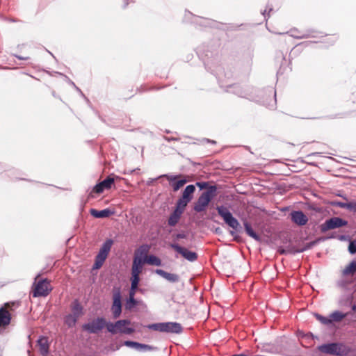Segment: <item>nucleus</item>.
<instances>
[{
	"label": "nucleus",
	"instance_id": "obj_10",
	"mask_svg": "<svg viewBox=\"0 0 356 356\" xmlns=\"http://www.w3.org/2000/svg\"><path fill=\"white\" fill-rule=\"evenodd\" d=\"M170 247L189 261L193 262L197 259V254L196 252L188 250L187 248L181 247L178 244H170Z\"/></svg>",
	"mask_w": 356,
	"mask_h": 356
},
{
	"label": "nucleus",
	"instance_id": "obj_43",
	"mask_svg": "<svg viewBox=\"0 0 356 356\" xmlns=\"http://www.w3.org/2000/svg\"><path fill=\"white\" fill-rule=\"evenodd\" d=\"M175 237L177 239L185 238L186 237V235L184 233H179L177 234Z\"/></svg>",
	"mask_w": 356,
	"mask_h": 356
},
{
	"label": "nucleus",
	"instance_id": "obj_42",
	"mask_svg": "<svg viewBox=\"0 0 356 356\" xmlns=\"http://www.w3.org/2000/svg\"><path fill=\"white\" fill-rule=\"evenodd\" d=\"M196 184L202 189L205 188L207 186V184L206 182H197Z\"/></svg>",
	"mask_w": 356,
	"mask_h": 356
},
{
	"label": "nucleus",
	"instance_id": "obj_4",
	"mask_svg": "<svg viewBox=\"0 0 356 356\" xmlns=\"http://www.w3.org/2000/svg\"><path fill=\"white\" fill-rule=\"evenodd\" d=\"M216 191V187L215 186H212L209 187L207 191L202 193L195 204L194 210L196 212L205 211L211 199L215 195Z\"/></svg>",
	"mask_w": 356,
	"mask_h": 356
},
{
	"label": "nucleus",
	"instance_id": "obj_45",
	"mask_svg": "<svg viewBox=\"0 0 356 356\" xmlns=\"http://www.w3.org/2000/svg\"><path fill=\"white\" fill-rule=\"evenodd\" d=\"M17 58L20 59V60H27L29 58V56H15Z\"/></svg>",
	"mask_w": 356,
	"mask_h": 356
},
{
	"label": "nucleus",
	"instance_id": "obj_23",
	"mask_svg": "<svg viewBox=\"0 0 356 356\" xmlns=\"http://www.w3.org/2000/svg\"><path fill=\"white\" fill-rule=\"evenodd\" d=\"M112 245L113 241L111 239L106 240L102 245V248H100L98 254L104 256L107 258V256L111 250Z\"/></svg>",
	"mask_w": 356,
	"mask_h": 356
},
{
	"label": "nucleus",
	"instance_id": "obj_18",
	"mask_svg": "<svg viewBox=\"0 0 356 356\" xmlns=\"http://www.w3.org/2000/svg\"><path fill=\"white\" fill-rule=\"evenodd\" d=\"M90 213L91 216L97 218H108L113 214V211H112L109 209H105L101 211L92 209H90Z\"/></svg>",
	"mask_w": 356,
	"mask_h": 356
},
{
	"label": "nucleus",
	"instance_id": "obj_32",
	"mask_svg": "<svg viewBox=\"0 0 356 356\" xmlns=\"http://www.w3.org/2000/svg\"><path fill=\"white\" fill-rule=\"evenodd\" d=\"M146 262V258L143 257L136 255L134 254L133 264H138L140 266H143V264Z\"/></svg>",
	"mask_w": 356,
	"mask_h": 356
},
{
	"label": "nucleus",
	"instance_id": "obj_22",
	"mask_svg": "<svg viewBox=\"0 0 356 356\" xmlns=\"http://www.w3.org/2000/svg\"><path fill=\"white\" fill-rule=\"evenodd\" d=\"M112 245L113 241L111 239L106 240L102 245V248H100L98 254L104 256L107 258V256L111 250Z\"/></svg>",
	"mask_w": 356,
	"mask_h": 356
},
{
	"label": "nucleus",
	"instance_id": "obj_7",
	"mask_svg": "<svg viewBox=\"0 0 356 356\" xmlns=\"http://www.w3.org/2000/svg\"><path fill=\"white\" fill-rule=\"evenodd\" d=\"M318 350L323 353L340 356L344 355L346 353L345 346L337 343L321 345L318 347Z\"/></svg>",
	"mask_w": 356,
	"mask_h": 356
},
{
	"label": "nucleus",
	"instance_id": "obj_46",
	"mask_svg": "<svg viewBox=\"0 0 356 356\" xmlns=\"http://www.w3.org/2000/svg\"><path fill=\"white\" fill-rule=\"evenodd\" d=\"M278 252H279L281 254H286V250H284V249H279V250H278Z\"/></svg>",
	"mask_w": 356,
	"mask_h": 356
},
{
	"label": "nucleus",
	"instance_id": "obj_19",
	"mask_svg": "<svg viewBox=\"0 0 356 356\" xmlns=\"http://www.w3.org/2000/svg\"><path fill=\"white\" fill-rule=\"evenodd\" d=\"M355 273L356 261H353L342 270V275L346 277H353Z\"/></svg>",
	"mask_w": 356,
	"mask_h": 356
},
{
	"label": "nucleus",
	"instance_id": "obj_8",
	"mask_svg": "<svg viewBox=\"0 0 356 356\" xmlns=\"http://www.w3.org/2000/svg\"><path fill=\"white\" fill-rule=\"evenodd\" d=\"M115 178H118V177L113 174L108 175L104 180L96 184L93 187L90 193V195L92 196V193H93L97 194H101L102 193L104 192V190L111 189L113 187V186H114Z\"/></svg>",
	"mask_w": 356,
	"mask_h": 356
},
{
	"label": "nucleus",
	"instance_id": "obj_9",
	"mask_svg": "<svg viewBox=\"0 0 356 356\" xmlns=\"http://www.w3.org/2000/svg\"><path fill=\"white\" fill-rule=\"evenodd\" d=\"M195 191L194 185H188L183 191L181 197L177 200V204L180 207L186 208L187 204L193 199V195Z\"/></svg>",
	"mask_w": 356,
	"mask_h": 356
},
{
	"label": "nucleus",
	"instance_id": "obj_38",
	"mask_svg": "<svg viewBox=\"0 0 356 356\" xmlns=\"http://www.w3.org/2000/svg\"><path fill=\"white\" fill-rule=\"evenodd\" d=\"M118 3L122 9H125L129 3V0H118Z\"/></svg>",
	"mask_w": 356,
	"mask_h": 356
},
{
	"label": "nucleus",
	"instance_id": "obj_28",
	"mask_svg": "<svg viewBox=\"0 0 356 356\" xmlns=\"http://www.w3.org/2000/svg\"><path fill=\"white\" fill-rule=\"evenodd\" d=\"M146 263H147L150 265H155L157 266H159L161 265V259L154 255H149L146 258Z\"/></svg>",
	"mask_w": 356,
	"mask_h": 356
},
{
	"label": "nucleus",
	"instance_id": "obj_21",
	"mask_svg": "<svg viewBox=\"0 0 356 356\" xmlns=\"http://www.w3.org/2000/svg\"><path fill=\"white\" fill-rule=\"evenodd\" d=\"M112 245L113 241L111 239L106 240L102 245V248H100L98 254L104 256L107 258V256L111 250Z\"/></svg>",
	"mask_w": 356,
	"mask_h": 356
},
{
	"label": "nucleus",
	"instance_id": "obj_16",
	"mask_svg": "<svg viewBox=\"0 0 356 356\" xmlns=\"http://www.w3.org/2000/svg\"><path fill=\"white\" fill-rule=\"evenodd\" d=\"M185 208L180 207L176 204L175 211L170 214L168 222L170 226H175L179 222L181 214L184 213Z\"/></svg>",
	"mask_w": 356,
	"mask_h": 356
},
{
	"label": "nucleus",
	"instance_id": "obj_20",
	"mask_svg": "<svg viewBox=\"0 0 356 356\" xmlns=\"http://www.w3.org/2000/svg\"><path fill=\"white\" fill-rule=\"evenodd\" d=\"M70 314L77 318H79L83 315V307L77 300L72 302V314Z\"/></svg>",
	"mask_w": 356,
	"mask_h": 356
},
{
	"label": "nucleus",
	"instance_id": "obj_11",
	"mask_svg": "<svg viewBox=\"0 0 356 356\" xmlns=\"http://www.w3.org/2000/svg\"><path fill=\"white\" fill-rule=\"evenodd\" d=\"M111 312L113 318H119L122 313L121 294L119 290L113 292Z\"/></svg>",
	"mask_w": 356,
	"mask_h": 356
},
{
	"label": "nucleus",
	"instance_id": "obj_3",
	"mask_svg": "<svg viewBox=\"0 0 356 356\" xmlns=\"http://www.w3.org/2000/svg\"><path fill=\"white\" fill-rule=\"evenodd\" d=\"M38 275L35 278L32 286L31 293L33 297H46L52 291L50 281L47 279L40 280Z\"/></svg>",
	"mask_w": 356,
	"mask_h": 356
},
{
	"label": "nucleus",
	"instance_id": "obj_6",
	"mask_svg": "<svg viewBox=\"0 0 356 356\" xmlns=\"http://www.w3.org/2000/svg\"><path fill=\"white\" fill-rule=\"evenodd\" d=\"M108 322L103 317H98L83 325V329L90 333L96 334L106 327L108 330Z\"/></svg>",
	"mask_w": 356,
	"mask_h": 356
},
{
	"label": "nucleus",
	"instance_id": "obj_13",
	"mask_svg": "<svg viewBox=\"0 0 356 356\" xmlns=\"http://www.w3.org/2000/svg\"><path fill=\"white\" fill-rule=\"evenodd\" d=\"M347 223H348L347 221L343 220V219H341L340 218L334 217L329 220H327L322 225V230L327 231V230H330V229L339 228V227L346 225Z\"/></svg>",
	"mask_w": 356,
	"mask_h": 356
},
{
	"label": "nucleus",
	"instance_id": "obj_12",
	"mask_svg": "<svg viewBox=\"0 0 356 356\" xmlns=\"http://www.w3.org/2000/svg\"><path fill=\"white\" fill-rule=\"evenodd\" d=\"M163 177L169 181V184L172 187L174 191H177L187 183V180L181 175H165Z\"/></svg>",
	"mask_w": 356,
	"mask_h": 356
},
{
	"label": "nucleus",
	"instance_id": "obj_5",
	"mask_svg": "<svg viewBox=\"0 0 356 356\" xmlns=\"http://www.w3.org/2000/svg\"><path fill=\"white\" fill-rule=\"evenodd\" d=\"M218 214L222 218L225 222L234 230H238L240 227V223L235 218L228 209L223 206L217 207Z\"/></svg>",
	"mask_w": 356,
	"mask_h": 356
},
{
	"label": "nucleus",
	"instance_id": "obj_29",
	"mask_svg": "<svg viewBox=\"0 0 356 356\" xmlns=\"http://www.w3.org/2000/svg\"><path fill=\"white\" fill-rule=\"evenodd\" d=\"M79 318H75L73 315L68 314L65 317V323L69 327H72L76 325Z\"/></svg>",
	"mask_w": 356,
	"mask_h": 356
},
{
	"label": "nucleus",
	"instance_id": "obj_39",
	"mask_svg": "<svg viewBox=\"0 0 356 356\" xmlns=\"http://www.w3.org/2000/svg\"><path fill=\"white\" fill-rule=\"evenodd\" d=\"M135 294V292H130L129 293V302L131 303L133 305H135L136 304V302L134 298Z\"/></svg>",
	"mask_w": 356,
	"mask_h": 356
},
{
	"label": "nucleus",
	"instance_id": "obj_27",
	"mask_svg": "<svg viewBox=\"0 0 356 356\" xmlns=\"http://www.w3.org/2000/svg\"><path fill=\"white\" fill-rule=\"evenodd\" d=\"M348 315L347 313L343 314L339 311H334L332 312L330 317V320H332V322H340L346 316Z\"/></svg>",
	"mask_w": 356,
	"mask_h": 356
},
{
	"label": "nucleus",
	"instance_id": "obj_25",
	"mask_svg": "<svg viewBox=\"0 0 356 356\" xmlns=\"http://www.w3.org/2000/svg\"><path fill=\"white\" fill-rule=\"evenodd\" d=\"M150 250V246L147 244L140 245L135 252V254L147 258V253Z\"/></svg>",
	"mask_w": 356,
	"mask_h": 356
},
{
	"label": "nucleus",
	"instance_id": "obj_31",
	"mask_svg": "<svg viewBox=\"0 0 356 356\" xmlns=\"http://www.w3.org/2000/svg\"><path fill=\"white\" fill-rule=\"evenodd\" d=\"M143 270V266H140L138 264H132L131 268V276L133 277H139L140 273Z\"/></svg>",
	"mask_w": 356,
	"mask_h": 356
},
{
	"label": "nucleus",
	"instance_id": "obj_44",
	"mask_svg": "<svg viewBox=\"0 0 356 356\" xmlns=\"http://www.w3.org/2000/svg\"><path fill=\"white\" fill-rule=\"evenodd\" d=\"M338 205L341 207V208H347V207H350V205L348 204V203H343V202H339L338 203Z\"/></svg>",
	"mask_w": 356,
	"mask_h": 356
},
{
	"label": "nucleus",
	"instance_id": "obj_1",
	"mask_svg": "<svg viewBox=\"0 0 356 356\" xmlns=\"http://www.w3.org/2000/svg\"><path fill=\"white\" fill-rule=\"evenodd\" d=\"M19 306V302H8L0 308V330L10 325L15 311Z\"/></svg>",
	"mask_w": 356,
	"mask_h": 356
},
{
	"label": "nucleus",
	"instance_id": "obj_14",
	"mask_svg": "<svg viewBox=\"0 0 356 356\" xmlns=\"http://www.w3.org/2000/svg\"><path fill=\"white\" fill-rule=\"evenodd\" d=\"M162 332L179 334L182 332L181 324L175 322L162 323Z\"/></svg>",
	"mask_w": 356,
	"mask_h": 356
},
{
	"label": "nucleus",
	"instance_id": "obj_15",
	"mask_svg": "<svg viewBox=\"0 0 356 356\" xmlns=\"http://www.w3.org/2000/svg\"><path fill=\"white\" fill-rule=\"evenodd\" d=\"M291 220L299 226H303L308 222L307 216L301 211H294L291 213Z\"/></svg>",
	"mask_w": 356,
	"mask_h": 356
},
{
	"label": "nucleus",
	"instance_id": "obj_33",
	"mask_svg": "<svg viewBox=\"0 0 356 356\" xmlns=\"http://www.w3.org/2000/svg\"><path fill=\"white\" fill-rule=\"evenodd\" d=\"M131 291L130 292H135V290L137 289L139 281H140V277H133L131 276Z\"/></svg>",
	"mask_w": 356,
	"mask_h": 356
},
{
	"label": "nucleus",
	"instance_id": "obj_36",
	"mask_svg": "<svg viewBox=\"0 0 356 356\" xmlns=\"http://www.w3.org/2000/svg\"><path fill=\"white\" fill-rule=\"evenodd\" d=\"M147 327L149 329H151V330H154L161 332V330H162V323L150 324V325H147Z\"/></svg>",
	"mask_w": 356,
	"mask_h": 356
},
{
	"label": "nucleus",
	"instance_id": "obj_48",
	"mask_svg": "<svg viewBox=\"0 0 356 356\" xmlns=\"http://www.w3.org/2000/svg\"><path fill=\"white\" fill-rule=\"evenodd\" d=\"M352 309L354 311V312H356V305H353L352 306Z\"/></svg>",
	"mask_w": 356,
	"mask_h": 356
},
{
	"label": "nucleus",
	"instance_id": "obj_17",
	"mask_svg": "<svg viewBox=\"0 0 356 356\" xmlns=\"http://www.w3.org/2000/svg\"><path fill=\"white\" fill-rule=\"evenodd\" d=\"M155 273L170 282H177L179 279L178 275L165 272L162 269H156Z\"/></svg>",
	"mask_w": 356,
	"mask_h": 356
},
{
	"label": "nucleus",
	"instance_id": "obj_41",
	"mask_svg": "<svg viewBox=\"0 0 356 356\" xmlns=\"http://www.w3.org/2000/svg\"><path fill=\"white\" fill-rule=\"evenodd\" d=\"M348 204L350 205V207H347L346 209L356 211V203L348 202Z\"/></svg>",
	"mask_w": 356,
	"mask_h": 356
},
{
	"label": "nucleus",
	"instance_id": "obj_47",
	"mask_svg": "<svg viewBox=\"0 0 356 356\" xmlns=\"http://www.w3.org/2000/svg\"><path fill=\"white\" fill-rule=\"evenodd\" d=\"M296 37L302 38H307V35H296Z\"/></svg>",
	"mask_w": 356,
	"mask_h": 356
},
{
	"label": "nucleus",
	"instance_id": "obj_2",
	"mask_svg": "<svg viewBox=\"0 0 356 356\" xmlns=\"http://www.w3.org/2000/svg\"><path fill=\"white\" fill-rule=\"evenodd\" d=\"M133 323L129 320H118L115 323L108 322V332L112 334H132L135 332Z\"/></svg>",
	"mask_w": 356,
	"mask_h": 356
},
{
	"label": "nucleus",
	"instance_id": "obj_26",
	"mask_svg": "<svg viewBox=\"0 0 356 356\" xmlns=\"http://www.w3.org/2000/svg\"><path fill=\"white\" fill-rule=\"evenodd\" d=\"M38 345L40 346V351L42 355H46L49 351V345L47 343V339L42 337L38 340Z\"/></svg>",
	"mask_w": 356,
	"mask_h": 356
},
{
	"label": "nucleus",
	"instance_id": "obj_35",
	"mask_svg": "<svg viewBox=\"0 0 356 356\" xmlns=\"http://www.w3.org/2000/svg\"><path fill=\"white\" fill-rule=\"evenodd\" d=\"M124 344L127 347L135 348L137 349H139V346H140V343L131 341H124Z\"/></svg>",
	"mask_w": 356,
	"mask_h": 356
},
{
	"label": "nucleus",
	"instance_id": "obj_24",
	"mask_svg": "<svg viewBox=\"0 0 356 356\" xmlns=\"http://www.w3.org/2000/svg\"><path fill=\"white\" fill-rule=\"evenodd\" d=\"M243 225L245 230L248 236L253 238L256 241H260L259 236L252 229L251 225L248 222H244Z\"/></svg>",
	"mask_w": 356,
	"mask_h": 356
},
{
	"label": "nucleus",
	"instance_id": "obj_34",
	"mask_svg": "<svg viewBox=\"0 0 356 356\" xmlns=\"http://www.w3.org/2000/svg\"><path fill=\"white\" fill-rule=\"evenodd\" d=\"M315 316L318 321H319L321 323L324 325H329L332 323V320L330 318H327L325 316H323L318 314H316Z\"/></svg>",
	"mask_w": 356,
	"mask_h": 356
},
{
	"label": "nucleus",
	"instance_id": "obj_37",
	"mask_svg": "<svg viewBox=\"0 0 356 356\" xmlns=\"http://www.w3.org/2000/svg\"><path fill=\"white\" fill-rule=\"evenodd\" d=\"M348 251L350 254L356 253V241H352L348 245Z\"/></svg>",
	"mask_w": 356,
	"mask_h": 356
},
{
	"label": "nucleus",
	"instance_id": "obj_30",
	"mask_svg": "<svg viewBox=\"0 0 356 356\" xmlns=\"http://www.w3.org/2000/svg\"><path fill=\"white\" fill-rule=\"evenodd\" d=\"M106 257L97 254L95 258V262L93 268L98 269L102 267Z\"/></svg>",
	"mask_w": 356,
	"mask_h": 356
},
{
	"label": "nucleus",
	"instance_id": "obj_40",
	"mask_svg": "<svg viewBox=\"0 0 356 356\" xmlns=\"http://www.w3.org/2000/svg\"><path fill=\"white\" fill-rule=\"evenodd\" d=\"M139 349H143L145 350H150L152 348L151 346H149L148 345L140 343V346H139Z\"/></svg>",
	"mask_w": 356,
	"mask_h": 356
}]
</instances>
